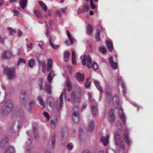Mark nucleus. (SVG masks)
<instances>
[{
    "label": "nucleus",
    "mask_w": 153,
    "mask_h": 153,
    "mask_svg": "<svg viewBox=\"0 0 153 153\" xmlns=\"http://www.w3.org/2000/svg\"><path fill=\"white\" fill-rule=\"evenodd\" d=\"M110 136V134H108L105 137H102L100 139L101 142L102 143L104 146H106L108 145V143L109 138Z\"/></svg>",
    "instance_id": "9"
},
{
    "label": "nucleus",
    "mask_w": 153,
    "mask_h": 153,
    "mask_svg": "<svg viewBox=\"0 0 153 153\" xmlns=\"http://www.w3.org/2000/svg\"><path fill=\"white\" fill-rule=\"evenodd\" d=\"M13 13V16H19V12L17 10H14L12 11Z\"/></svg>",
    "instance_id": "52"
},
{
    "label": "nucleus",
    "mask_w": 153,
    "mask_h": 153,
    "mask_svg": "<svg viewBox=\"0 0 153 153\" xmlns=\"http://www.w3.org/2000/svg\"><path fill=\"white\" fill-rule=\"evenodd\" d=\"M128 129L125 130L124 134V137L125 142L128 145H129L131 144V141L129 140L128 137Z\"/></svg>",
    "instance_id": "18"
},
{
    "label": "nucleus",
    "mask_w": 153,
    "mask_h": 153,
    "mask_svg": "<svg viewBox=\"0 0 153 153\" xmlns=\"http://www.w3.org/2000/svg\"><path fill=\"white\" fill-rule=\"evenodd\" d=\"M8 29L10 31V33H9V35H13L14 33L16 32V30L11 27H9L8 28Z\"/></svg>",
    "instance_id": "50"
},
{
    "label": "nucleus",
    "mask_w": 153,
    "mask_h": 153,
    "mask_svg": "<svg viewBox=\"0 0 153 153\" xmlns=\"http://www.w3.org/2000/svg\"><path fill=\"white\" fill-rule=\"evenodd\" d=\"M39 64L42 67V72L45 73L46 70H47L46 65L45 64V61L44 60H43L42 61L40 60L39 62Z\"/></svg>",
    "instance_id": "17"
},
{
    "label": "nucleus",
    "mask_w": 153,
    "mask_h": 153,
    "mask_svg": "<svg viewBox=\"0 0 153 153\" xmlns=\"http://www.w3.org/2000/svg\"><path fill=\"white\" fill-rule=\"evenodd\" d=\"M35 64V60L33 59H30L27 62V65L30 68L33 67Z\"/></svg>",
    "instance_id": "28"
},
{
    "label": "nucleus",
    "mask_w": 153,
    "mask_h": 153,
    "mask_svg": "<svg viewBox=\"0 0 153 153\" xmlns=\"http://www.w3.org/2000/svg\"><path fill=\"white\" fill-rule=\"evenodd\" d=\"M77 79L80 82L82 81L84 79V77H76Z\"/></svg>",
    "instance_id": "63"
},
{
    "label": "nucleus",
    "mask_w": 153,
    "mask_h": 153,
    "mask_svg": "<svg viewBox=\"0 0 153 153\" xmlns=\"http://www.w3.org/2000/svg\"><path fill=\"white\" fill-rule=\"evenodd\" d=\"M109 63L112 68L114 70H116L117 67V64L113 61V58L112 56H110L109 58Z\"/></svg>",
    "instance_id": "13"
},
{
    "label": "nucleus",
    "mask_w": 153,
    "mask_h": 153,
    "mask_svg": "<svg viewBox=\"0 0 153 153\" xmlns=\"http://www.w3.org/2000/svg\"><path fill=\"white\" fill-rule=\"evenodd\" d=\"M28 0H20L19 4L21 8L24 9L27 6Z\"/></svg>",
    "instance_id": "20"
},
{
    "label": "nucleus",
    "mask_w": 153,
    "mask_h": 153,
    "mask_svg": "<svg viewBox=\"0 0 153 153\" xmlns=\"http://www.w3.org/2000/svg\"><path fill=\"white\" fill-rule=\"evenodd\" d=\"M82 153H91V152L90 150L86 149L83 150Z\"/></svg>",
    "instance_id": "64"
},
{
    "label": "nucleus",
    "mask_w": 153,
    "mask_h": 153,
    "mask_svg": "<svg viewBox=\"0 0 153 153\" xmlns=\"http://www.w3.org/2000/svg\"><path fill=\"white\" fill-rule=\"evenodd\" d=\"M47 102L50 105H52V104L54 102V100L53 98L51 97H49L48 98L47 100Z\"/></svg>",
    "instance_id": "42"
},
{
    "label": "nucleus",
    "mask_w": 153,
    "mask_h": 153,
    "mask_svg": "<svg viewBox=\"0 0 153 153\" xmlns=\"http://www.w3.org/2000/svg\"><path fill=\"white\" fill-rule=\"evenodd\" d=\"M56 75V74L53 71H51L50 72L48 76H54Z\"/></svg>",
    "instance_id": "53"
},
{
    "label": "nucleus",
    "mask_w": 153,
    "mask_h": 153,
    "mask_svg": "<svg viewBox=\"0 0 153 153\" xmlns=\"http://www.w3.org/2000/svg\"><path fill=\"white\" fill-rule=\"evenodd\" d=\"M67 86V90L70 91L71 90L72 88L71 83L70 79L68 77L67 79V81L65 82Z\"/></svg>",
    "instance_id": "23"
},
{
    "label": "nucleus",
    "mask_w": 153,
    "mask_h": 153,
    "mask_svg": "<svg viewBox=\"0 0 153 153\" xmlns=\"http://www.w3.org/2000/svg\"><path fill=\"white\" fill-rule=\"evenodd\" d=\"M115 143L119 148V153H124V143L123 141L120 139V133L116 131L114 134Z\"/></svg>",
    "instance_id": "3"
},
{
    "label": "nucleus",
    "mask_w": 153,
    "mask_h": 153,
    "mask_svg": "<svg viewBox=\"0 0 153 153\" xmlns=\"http://www.w3.org/2000/svg\"><path fill=\"white\" fill-rule=\"evenodd\" d=\"M67 147L68 149L71 150L72 149L74 148V145L72 143H70L67 144Z\"/></svg>",
    "instance_id": "51"
},
{
    "label": "nucleus",
    "mask_w": 153,
    "mask_h": 153,
    "mask_svg": "<svg viewBox=\"0 0 153 153\" xmlns=\"http://www.w3.org/2000/svg\"><path fill=\"white\" fill-rule=\"evenodd\" d=\"M85 12V9L83 8H79L78 9V13H84Z\"/></svg>",
    "instance_id": "59"
},
{
    "label": "nucleus",
    "mask_w": 153,
    "mask_h": 153,
    "mask_svg": "<svg viewBox=\"0 0 153 153\" xmlns=\"http://www.w3.org/2000/svg\"><path fill=\"white\" fill-rule=\"evenodd\" d=\"M8 139L6 136L3 137L1 139V143L0 146L1 147H3L8 142Z\"/></svg>",
    "instance_id": "19"
},
{
    "label": "nucleus",
    "mask_w": 153,
    "mask_h": 153,
    "mask_svg": "<svg viewBox=\"0 0 153 153\" xmlns=\"http://www.w3.org/2000/svg\"><path fill=\"white\" fill-rule=\"evenodd\" d=\"M26 94V92L25 91H22L21 93L20 97L21 96L24 97Z\"/></svg>",
    "instance_id": "60"
},
{
    "label": "nucleus",
    "mask_w": 153,
    "mask_h": 153,
    "mask_svg": "<svg viewBox=\"0 0 153 153\" xmlns=\"http://www.w3.org/2000/svg\"><path fill=\"white\" fill-rule=\"evenodd\" d=\"M99 50L103 54L105 53L107 51L106 49L103 46L100 47Z\"/></svg>",
    "instance_id": "46"
},
{
    "label": "nucleus",
    "mask_w": 153,
    "mask_h": 153,
    "mask_svg": "<svg viewBox=\"0 0 153 153\" xmlns=\"http://www.w3.org/2000/svg\"><path fill=\"white\" fill-rule=\"evenodd\" d=\"M37 99L39 101V103L42 106V108H44L45 107V102L43 101L42 97L41 96H39L37 97Z\"/></svg>",
    "instance_id": "29"
},
{
    "label": "nucleus",
    "mask_w": 153,
    "mask_h": 153,
    "mask_svg": "<svg viewBox=\"0 0 153 153\" xmlns=\"http://www.w3.org/2000/svg\"><path fill=\"white\" fill-rule=\"evenodd\" d=\"M39 3L44 11H46L47 10V7L46 5L42 2L41 1H39Z\"/></svg>",
    "instance_id": "40"
},
{
    "label": "nucleus",
    "mask_w": 153,
    "mask_h": 153,
    "mask_svg": "<svg viewBox=\"0 0 153 153\" xmlns=\"http://www.w3.org/2000/svg\"><path fill=\"white\" fill-rule=\"evenodd\" d=\"M34 13L36 16L39 18H41L42 17V15L40 11L39 10H35Z\"/></svg>",
    "instance_id": "38"
},
{
    "label": "nucleus",
    "mask_w": 153,
    "mask_h": 153,
    "mask_svg": "<svg viewBox=\"0 0 153 153\" xmlns=\"http://www.w3.org/2000/svg\"><path fill=\"white\" fill-rule=\"evenodd\" d=\"M87 104L86 103H83L81 107V110L82 111L84 110L86 108Z\"/></svg>",
    "instance_id": "58"
},
{
    "label": "nucleus",
    "mask_w": 153,
    "mask_h": 153,
    "mask_svg": "<svg viewBox=\"0 0 153 153\" xmlns=\"http://www.w3.org/2000/svg\"><path fill=\"white\" fill-rule=\"evenodd\" d=\"M76 76H85V75L83 74H81L79 72H77L76 73Z\"/></svg>",
    "instance_id": "62"
},
{
    "label": "nucleus",
    "mask_w": 153,
    "mask_h": 153,
    "mask_svg": "<svg viewBox=\"0 0 153 153\" xmlns=\"http://www.w3.org/2000/svg\"><path fill=\"white\" fill-rule=\"evenodd\" d=\"M49 41L50 45L52 46V48H53L54 49H57L59 47V45H54L53 44V43L50 37L49 38Z\"/></svg>",
    "instance_id": "41"
},
{
    "label": "nucleus",
    "mask_w": 153,
    "mask_h": 153,
    "mask_svg": "<svg viewBox=\"0 0 153 153\" xmlns=\"http://www.w3.org/2000/svg\"><path fill=\"white\" fill-rule=\"evenodd\" d=\"M15 150L13 147L12 146H8L6 149L4 153H15Z\"/></svg>",
    "instance_id": "24"
},
{
    "label": "nucleus",
    "mask_w": 153,
    "mask_h": 153,
    "mask_svg": "<svg viewBox=\"0 0 153 153\" xmlns=\"http://www.w3.org/2000/svg\"><path fill=\"white\" fill-rule=\"evenodd\" d=\"M66 33L71 43V44H73L74 42L75 39L73 38L68 30H67L66 31Z\"/></svg>",
    "instance_id": "32"
},
{
    "label": "nucleus",
    "mask_w": 153,
    "mask_h": 153,
    "mask_svg": "<svg viewBox=\"0 0 153 153\" xmlns=\"http://www.w3.org/2000/svg\"><path fill=\"white\" fill-rule=\"evenodd\" d=\"M83 7L85 9V11H88L89 8V7L88 5L86 4H84Z\"/></svg>",
    "instance_id": "57"
},
{
    "label": "nucleus",
    "mask_w": 153,
    "mask_h": 153,
    "mask_svg": "<svg viewBox=\"0 0 153 153\" xmlns=\"http://www.w3.org/2000/svg\"><path fill=\"white\" fill-rule=\"evenodd\" d=\"M95 126V123L94 121L92 120H91L88 123L87 126V129L88 131H92L94 128Z\"/></svg>",
    "instance_id": "15"
},
{
    "label": "nucleus",
    "mask_w": 153,
    "mask_h": 153,
    "mask_svg": "<svg viewBox=\"0 0 153 153\" xmlns=\"http://www.w3.org/2000/svg\"><path fill=\"white\" fill-rule=\"evenodd\" d=\"M26 62V60L23 58H20L18 62V64H19V63H25Z\"/></svg>",
    "instance_id": "54"
},
{
    "label": "nucleus",
    "mask_w": 153,
    "mask_h": 153,
    "mask_svg": "<svg viewBox=\"0 0 153 153\" xmlns=\"http://www.w3.org/2000/svg\"><path fill=\"white\" fill-rule=\"evenodd\" d=\"M72 119L73 121L75 123H78L79 121V109L77 106H75L73 109Z\"/></svg>",
    "instance_id": "4"
},
{
    "label": "nucleus",
    "mask_w": 153,
    "mask_h": 153,
    "mask_svg": "<svg viewBox=\"0 0 153 153\" xmlns=\"http://www.w3.org/2000/svg\"><path fill=\"white\" fill-rule=\"evenodd\" d=\"M26 133L29 136V137H28V141L27 142V143L28 144H30L32 143V141L33 140L32 137L30 135L31 134H30V132L28 131H27Z\"/></svg>",
    "instance_id": "39"
},
{
    "label": "nucleus",
    "mask_w": 153,
    "mask_h": 153,
    "mask_svg": "<svg viewBox=\"0 0 153 153\" xmlns=\"http://www.w3.org/2000/svg\"><path fill=\"white\" fill-rule=\"evenodd\" d=\"M55 134H54L53 135V137L52 139V148L53 149H54V144L55 143Z\"/></svg>",
    "instance_id": "49"
},
{
    "label": "nucleus",
    "mask_w": 153,
    "mask_h": 153,
    "mask_svg": "<svg viewBox=\"0 0 153 153\" xmlns=\"http://www.w3.org/2000/svg\"><path fill=\"white\" fill-rule=\"evenodd\" d=\"M88 100L90 102H92L94 101V99L93 98L92 94L91 92H89L88 94Z\"/></svg>",
    "instance_id": "43"
},
{
    "label": "nucleus",
    "mask_w": 153,
    "mask_h": 153,
    "mask_svg": "<svg viewBox=\"0 0 153 153\" xmlns=\"http://www.w3.org/2000/svg\"><path fill=\"white\" fill-rule=\"evenodd\" d=\"M57 121V118L56 117L54 120L51 121V125L52 128H54L56 125Z\"/></svg>",
    "instance_id": "35"
},
{
    "label": "nucleus",
    "mask_w": 153,
    "mask_h": 153,
    "mask_svg": "<svg viewBox=\"0 0 153 153\" xmlns=\"http://www.w3.org/2000/svg\"><path fill=\"white\" fill-rule=\"evenodd\" d=\"M66 98V89L65 88L60 96L59 101L58 102H59L56 103V107L58 111H59L61 108L63 103V100H65Z\"/></svg>",
    "instance_id": "5"
},
{
    "label": "nucleus",
    "mask_w": 153,
    "mask_h": 153,
    "mask_svg": "<svg viewBox=\"0 0 153 153\" xmlns=\"http://www.w3.org/2000/svg\"><path fill=\"white\" fill-rule=\"evenodd\" d=\"M72 63L73 64H74L76 63L75 61L76 58L75 57V52L74 51H72Z\"/></svg>",
    "instance_id": "44"
},
{
    "label": "nucleus",
    "mask_w": 153,
    "mask_h": 153,
    "mask_svg": "<svg viewBox=\"0 0 153 153\" xmlns=\"http://www.w3.org/2000/svg\"><path fill=\"white\" fill-rule=\"evenodd\" d=\"M13 105V102L11 100H7L5 102L4 105L0 110V114L3 116L7 115L10 112L11 108Z\"/></svg>",
    "instance_id": "1"
},
{
    "label": "nucleus",
    "mask_w": 153,
    "mask_h": 153,
    "mask_svg": "<svg viewBox=\"0 0 153 153\" xmlns=\"http://www.w3.org/2000/svg\"><path fill=\"white\" fill-rule=\"evenodd\" d=\"M52 59L51 58L48 59V64L47 68V71H49L52 69Z\"/></svg>",
    "instance_id": "22"
},
{
    "label": "nucleus",
    "mask_w": 153,
    "mask_h": 153,
    "mask_svg": "<svg viewBox=\"0 0 153 153\" xmlns=\"http://www.w3.org/2000/svg\"><path fill=\"white\" fill-rule=\"evenodd\" d=\"M27 100L25 97L21 96L20 99V105L22 108H25L26 107Z\"/></svg>",
    "instance_id": "16"
},
{
    "label": "nucleus",
    "mask_w": 153,
    "mask_h": 153,
    "mask_svg": "<svg viewBox=\"0 0 153 153\" xmlns=\"http://www.w3.org/2000/svg\"><path fill=\"white\" fill-rule=\"evenodd\" d=\"M117 126L118 129H122V126L120 122H117Z\"/></svg>",
    "instance_id": "56"
},
{
    "label": "nucleus",
    "mask_w": 153,
    "mask_h": 153,
    "mask_svg": "<svg viewBox=\"0 0 153 153\" xmlns=\"http://www.w3.org/2000/svg\"><path fill=\"white\" fill-rule=\"evenodd\" d=\"M109 117L110 121L111 122H113L114 120V111L111 109L110 110L109 113Z\"/></svg>",
    "instance_id": "25"
},
{
    "label": "nucleus",
    "mask_w": 153,
    "mask_h": 153,
    "mask_svg": "<svg viewBox=\"0 0 153 153\" xmlns=\"http://www.w3.org/2000/svg\"><path fill=\"white\" fill-rule=\"evenodd\" d=\"M35 102L33 100L30 101L29 103L28 111L30 113H31V110L32 108L35 105Z\"/></svg>",
    "instance_id": "30"
},
{
    "label": "nucleus",
    "mask_w": 153,
    "mask_h": 153,
    "mask_svg": "<svg viewBox=\"0 0 153 153\" xmlns=\"http://www.w3.org/2000/svg\"><path fill=\"white\" fill-rule=\"evenodd\" d=\"M118 86H120L122 88V93L123 95L126 94V88L123 82L121 77H119L118 78Z\"/></svg>",
    "instance_id": "12"
},
{
    "label": "nucleus",
    "mask_w": 153,
    "mask_h": 153,
    "mask_svg": "<svg viewBox=\"0 0 153 153\" xmlns=\"http://www.w3.org/2000/svg\"><path fill=\"white\" fill-rule=\"evenodd\" d=\"M81 97L80 92H73L71 95V100L72 102L76 100H78Z\"/></svg>",
    "instance_id": "7"
},
{
    "label": "nucleus",
    "mask_w": 153,
    "mask_h": 153,
    "mask_svg": "<svg viewBox=\"0 0 153 153\" xmlns=\"http://www.w3.org/2000/svg\"><path fill=\"white\" fill-rule=\"evenodd\" d=\"M4 73L8 76H14L15 74V68H14L5 67L4 68Z\"/></svg>",
    "instance_id": "6"
},
{
    "label": "nucleus",
    "mask_w": 153,
    "mask_h": 153,
    "mask_svg": "<svg viewBox=\"0 0 153 153\" xmlns=\"http://www.w3.org/2000/svg\"><path fill=\"white\" fill-rule=\"evenodd\" d=\"M95 84L98 89V90L100 92L102 91V88L101 87L100 85L99 82L97 81H94Z\"/></svg>",
    "instance_id": "45"
},
{
    "label": "nucleus",
    "mask_w": 153,
    "mask_h": 153,
    "mask_svg": "<svg viewBox=\"0 0 153 153\" xmlns=\"http://www.w3.org/2000/svg\"><path fill=\"white\" fill-rule=\"evenodd\" d=\"M100 31L99 29H97L96 32L95 34V38L97 41L100 40Z\"/></svg>",
    "instance_id": "36"
},
{
    "label": "nucleus",
    "mask_w": 153,
    "mask_h": 153,
    "mask_svg": "<svg viewBox=\"0 0 153 153\" xmlns=\"http://www.w3.org/2000/svg\"><path fill=\"white\" fill-rule=\"evenodd\" d=\"M112 101L113 104L116 108H117L119 105V98L117 95H115L113 96Z\"/></svg>",
    "instance_id": "10"
},
{
    "label": "nucleus",
    "mask_w": 153,
    "mask_h": 153,
    "mask_svg": "<svg viewBox=\"0 0 153 153\" xmlns=\"http://www.w3.org/2000/svg\"><path fill=\"white\" fill-rule=\"evenodd\" d=\"M91 83V82L89 80V78L87 79L86 82L85 83V86L86 88H88L90 87Z\"/></svg>",
    "instance_id": "48"
},
{
    "label": "nucleus",
    "mask_w": 153,
    "mask_h": 153,
    "mask_svg": "<svg viewBox=\"0 0 153 153\" xmlns=\"http://www.w3.org/2000/svg\"><path fill=\"white\" fill-rule=\"evenodd\" d=\"M45 89L47 93L50 94L51 90L50 84L48 82L45 83Z\"/></svg>",
    "instance_id": "26"
},
{
    "label": "nucleus",
    "mask_w": 153,
    "mask_h": 153,
    "mask_svg": "<svg viewBox=\"0 0 153 153\" xmlns=\"http://www.w3.org/2000/svg\"><path fill=\"white\" fill-rule=\"evenodd\" d=\"M82 62L84 66H85L87 64L88 68H90L92 67L94 70H96L98 68V66L97 63L93 62L92 63L91 58L90 55H84Z\"/></svg>",
    "instance_id": "2"
},
{
    "label": "nucleus",
    "mask_w": 153,
    "mask_h": 153,
    "mask_svg": "<svg viewBox=\"0 0 153 153\" xmlns=\"http://www.w3.org/2000/svg\"><path fill=\"white\" fill-rule=\"evenodd\" d=\"M118 115L120 119L122 120L124 124H126V116L123 112V109L121 107L119 108Z\"/></svg>",
    "instance_id": "8"
},
{
    "label": "nucleus",
    "mask_w": 153,
    "mask_h": 153,
    "mask_svg": "<svg viewBox=\"0 0 153 153\" xmlns=\"http://www.w3.org/2000/svg\"><path fill=\"white\" fill-rule=\"evenodd\" d=\"M106 43L108 51L109 52H112L113 48L112 43L109 40L106 41Z\"/></svg>",
    "instance_id": "21"
},
{
    "label": "nucleus",
    "mask_w": 153,
    "mask_h": 153,
    "mask_svg": "<svg viewBox=\"0 0 153 153\" xmlns=\"http://www.w3.org/2000/svg\"><path fill=\"white\" fill-rule=\"evenodd\" d=\"M91 109L93 116L96 117L98 114L97 105L96 104H93L91 105Z\"/></svg>",
    "instance_id": "11"
},
{
    "label": "nucleus",
    "mask_w": 153,
    "mask_h": 153,
    "mask_svg": "<svg viewBox=\"0 0 153 153\" xmlns=\"http://www.w3.org/2000/svg\"><path fill=\"white\" fill-rule=\"evenodd\" d=\"M43 80L42 78H40L38 81V84L39 86L40 90H42L43 89L42 87V82Z\"/></svg>",
    "instance_id": "47"
},
{
    "label": "nucleus",
    "mask_w": 153,
    "mask_h": 153,
    "mask_svg": "<svg viewBox=\"0 0 153 153\" xmlns=\"http://www.w3.org/2000/svg\"><path fill=\"white\" fill-rule=\"evenodd\" d=\"M44 116L46 117L47 120H49V116L47 112H45L43 113Z\"/></svg>",
    "instance_id": "55"
},
{
    "label": "nucleus",
    "mask_w": 153,
    "mask_h": 153,
    "mask_svg": "<svg viewBox=\"0 0 153 153\" xmlns=\"http://www.w3.org/2000/svg\"><path fill=\"white\" fill-rule=\"evenodd\" d=\"M69 56V53L68 51H65L64 53V60L65 62L68 60Z\"/></svg>",
    "instance_id": "34"
},
{
    "label": "nucleus",
    "mask_w": 153,
    "mask_h": 153,
    "mask_svg": "<svg viewBox=\"0 0 153 153\" xmlns=\"http://www.w3.org/2000/svg\"><path fill=\"white\" fill-rule=\"evenodd\" d=\"M93 30L92 26L91 25H88L87 27V32L88 34H91Z\"/></svg>",
    "instance_id": "37"
},
{
    "label": "nucleus",
    "mask_w": 153,
    "mask_h": 153,
    "mask_svg": "<svg viewBox=\"0 0 153 153\" xmlns=\"http://www.w3.org/2000/svg\"><path fill=\"white\" fill-rule=\"evenodd\" d=\"M105 93L106 96V98L109 100L111 98V89L109 87L107 88L105 90Z\"/></svg>",
    "instance_id": "27"
},
{
    "label": "nucleus",
    "mask_w": 153,
    "mask_h": 153,
    "mask_svg": "<svg viewBox=\"0 0 153 153\" xmlns=\"http://www.w3.org/2000/svg\"><path fill=\"white\" fill-rule=\"evenodd\" d=\"M19 114V117L21 120L23 121L24 119V114L23 109H21L20 111H19L18 112Z\"/></svg>",
    "instance_id": "33"
},
{
    "label": "nucleus",
    "mask_w": 153,
    "mask_h": 153,
    "mask_svg": "<svg viewBox=\"0 0 153 153\" xmlns=\"http://www.w3.org/2000/svg\"><path fill=\"white\" fill-rule=\"evenodd\" d=\"M56 14L59 17H61L62 16L61 13L58 10H56L55 11Z\"/></svg>",
    "instance_id": "61"
},
{
    "label": "nucleus",
    "mask_w": 153,
    "mask_h": 153,
    "mask_svg": "<svg viewBox=\"0 0 153 153\" xmlns=\"http://www.w3.org/2000/svg\"><path fill=\"white\" fill-rule=\"evenodd\" d=\"M37 130L38 129L36 127H33V132L34 133V138L36 140H37L39 137Z\"/></svg>",
    "instance_id": "31"
},
{
    "label": "nucleus",
    "mask_w": 153,
    "mask_h": 153,
    "mask_svg": "<svg viewBox=\"0 0 153 153\" xmlns=\"http://www.w3.org/2000/svg\"><path fill=\"white\" fill-rule=\"evenodd\" d=\"M12 54L10 51H7L3 52L2 54V57L3 59H10L12 57Z\"/></svg>",
    "instance_id": "14"
}]
</instances>
